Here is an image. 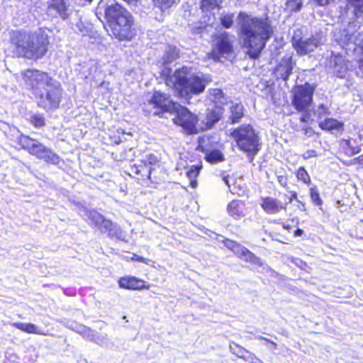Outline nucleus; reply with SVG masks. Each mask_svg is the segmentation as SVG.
Returning <instances> with one entry per match:
<instances>
[{"mask_svg": "<svg viewBox=\"0 0 363 363\" xmlns=\"http://www.w3.org/2000/svg\"><path fill=\"white\" fill-rule=\"evenodd\" d=\"M291 44L296 53L301 56L313 52L318 47L317 40L314 38L303 39L301 37L293 36Z\"/></svg>", "mask_w": 363, "mask_h": 363, "instance_id": "f3484780", "label": "nucleus"}, {"mask_svg": "<svg viewBox=\"0 0 363 363\" xmlns=\"http://www.w3.org/2000/svg\"><path fill=\"white\" fill-rule=\"evenodd\" d=\"M154 168L146 166L141 162L140 164L130 165L128 174L138 182H145L150 180L152 183L157 184L159 181L152 176Z\"/></svg>", "mask_w": 363, "mask_h": 363, "instance_id": "f8f14e48", "label": "nucleus"}, {"mask_svg": "<svg viewBox=\"0 0 363 363\" xmlns=\"http://www.w3.org/2000/svg\"><path fill=\"white\" fill-rule=\"evenodd\" d=\"M150 105L155 110V114L160 116L164 113H172L177 104L169 99V96L159 91H154L150 99Z\"/></svg>", "mask_w": 363, "mask_h": 363, "instance_id": "9b49d317", "label": "nucleus"}, {"mask_svg": "<svg viewBox=\"0 0 363 363\" xmlns=\"http://www.w3.org/2000/svg\"><path fill=\"white\" fill-rule=\"evenodd\" d=\"M165 84L171 87L181 99H190L193 96L203 93L207 81L196 74H190L186 67L177 69L173 73L171 68L165 67L160 72Z\"/></svg>", "mask_w": 363, "mask_h": 363, "instance_id": "20e7f679", "label": "nucleus"}, {"mask_svg": "<svg viewBox=\"0 0 363 363\" xmlns=\"http://www.w3.org/2000/svg\"><path fill=\"white\" fill-rule=\"evenodd\" d=\"M291 262L306 273H310L311 272V268L308 265V264L300 258L293 257L291 258Z\"/></svg>", "mask_w": 363, "mask_h": 363, "instance_id": "58836bf2", "label": "nucleus"}, {"mask_svg": "<svg viewBox=\"0 0 363 363\" xmlns=\"http://www.w3.org/2000/svg\"><path fill=\"white\" fill-rule=\"evenodd\" d=\"M257 339L259 340H264L265 342L267 343H269L270 342L271 340L267 338V337H264L263 336H259L257 337Z\"/></svg>", "mask_w": 363, "mask_h": 363, "instance_id": "bf43d9fd", "label": "nucleus"}, {"mask_svg": "<svg viewBox=\"0 0 363 363\" xmlns=\"http://www.w3.org/2000/svg\"><path fill=\"white\" fill-rule=\"evenodd\" d=\"M238 257L244 260L245 262H248L258 267H261L263 264L261 259L245 247H243Z\"/></svg>", "mask_w": 363, "mask_h": 363, "instance_id": "393cba45", "label": "nucleus"}, {"mask_svg": "<svg viewBox=\"0 0 363 363\" xmlns=\"http://www.w3.org/2000/svg\"><path fill=\"white\" fill-rule=\"evenodd\" d=\"M9 43L13 57L37 62L44 57L50 45L49 35L43 28L35 31L11 30Z\"/></svg>", "mask_w": 363, "mask_h": 363, "instance_id": "7ed1b4c3", "label": "nucleus"}, {"mask_svg": "<svg viewBox=\"0 0 363 363\" xmlns=\"http://www.w3.org/2000/svg\"><path fill=\"white\" fill-rule=\"evenodd\" d=\"M277 181L282 187L286 188L288 186L289 182L286 175H279L277 177Z\"/></svg>", "mask_w": 363, "mask_h": 363, "instance_id": "de8ad7c7", "label": "nucleus"}, {"mask_svg": "<svg viewBox=\"0 0 363 363\" xmlns=\"http://www.w3.org/2000/svg\"><path fill=\"white\" fill-rule=\"evenodd\" d=\"M334 61H335V65H337L339 64L340 65L344 61V60L342 59V57L340 55H335V57H334Z\"/></svg>", "mask_w": 363, "mask_h": 363, "instance_id": "864d4df0", "label": "nucleus"}, {"mask_svg": "<svg viewBox=\"0 0 363 363\" xmlns=\"http://www.w3.org/2000/svg\"><path fill=\"white\" fill-rule=\"evenodd\" d=\"M315 157H317V153L314 150H308L301 155V157L305 160Z\"/></svg>", "mask_w": 363, "mask_h": 363, "instance_id": "49530a36", "label": "nucleus"}, {"mask_svg": "<svg viewBox=\"0 0 363 363\" xmlns=\"http://www.w3.org/2000/svg\"><path fill=\"white\" fill-rule=\"evenodd\" d=\"M118 284L121 289L133 291L147 290L150 288V284L146 281L131 275L120 277Z\"/></svg>", "mask_w": 363, "mask_h": 363, "instance_id": "2eb2a0df", "label": "nucleus"}, {"mask_svg": "<svg viewBox=\"0 0 363 363\" xmlns=\"http://www.w3.org/2000/svg\"><path fill=\"white\" fill-rule=\"evenodd\" d=\"M176 2V0H152L153 6L161 11L169 9Z\"/></svg>", "mask_w": 363, "mask_h": 363, "instance_id": "c9c22d12", "label": "nucleus"}, {"mask_svg": "<svg viewBox=\"0 0 363 363\" xmlns=\"http://www.w3.org/2000/svg\"><path fill=\"white\" fill-rule=\"evenodd\" d=\"M330 1L332 3V2H334L335 0H330Z\"/></svg>", "mask_w": 363, "mask_h": 363, "instance_id": "0e129e2a", "label": "nucleus"}, {"mask_svg": "<svg viewBox=\"0 0 363 363\" xmlns=\"http://www.w3.org/2000/svg\"><path fill=\"white\" fill-rule=\"evenodd\" d=\"M46 11L52 18L60 17L62 20L67 19L69 16L67 0H48Z\"/></svg>", "mask_w": 363, "mask_h": 363, "instance_id": "dca6fc26", "label": "nucleus"}, {"mask_svg": "<svg viewBox=\"0 0 363 363\" xmlns=\"http://www.w3.org/2000/svg\"><path fill=\"white\" fill-rule=\"evenodd\" d=\"M123 1H125L128 4H131L138 2L139 0H123Z\"/></svg>", "mask_w": 363, "mask_h": 363, "instance_id": "680f3d73", "label": "nucleus"}, {"mask_svg": "<svg viewBox=\"0 0 363 363\" xmlns=\"http://www.w3.org/2000/svg\"><path fill=\"white\" fill-rule=\"evenodd\" d=\"M318 127L325 131H338L342 133L344 130L345 125L342 121H339L336 118H325L323 121H319Z\"/></svg>", "mask_w": 363, "mask_h": 363, "instance_id": "5701e85b", "label": "nucleus"}, {"mask_svg": "<svg viewBox=\"0 0 363 363\" xmlns=\"http://www.w3.org/2000/svg\"><path fill=\"white\" fill-rule=\"evenodd\" d=\"M226 211L229 216L240 220L247 215V208L245 201L233 199L227 205Z\"/></svg>", "mask_w": 363, "mask_h": 363, "instance_id": "aec40b11", "label": "nucleus"}, {"mask_svg": "<svg viewBox=\"0 0 363 363\" xmlns=\"http://www.w3.org/2000/svg\"><path fill=\"white\" fill-rule=\"evenodd\" d=\"M359 67H362L363 68V58L360 59L359 60Z\"/></svg>", "mask_w": 363, "mask_h": 363, "instance_id": "e2e57ef3", "label": "nucleus"}, {"mask_svg": "<svg viewBox=\"0 0 363 363\" xmlns=\"http://www.w3.org/2000/svg\"><path fill=\"white\" fill-rule=\"evenodd\" d=\"M309 196L312 203L318 207H321L323 201L320 196L319 190L317 186L313 185L309 188Z\"/></svg>", "mask_w": 363, "mask_h": 363, "instance_id": "72a5a7b5", "label": "nucleus"}, {"mask_svg": "<svg viewBox=\"0 0 363 363\" xmlns=\"http://www.w3.org/2000/svg\"><path fill=\"white\" fill-rule=\"evenodd\" d=\"M29 121L33 127L37 128H40L45 125L44 118L42 116L38 114H33L30 116Z\"/></svg>", "mask_w": 363, "mask_h": 363, "instance_id": "ea45409f", "label": "nucleus"}, {"mask_svg": "<svg viewBox=\"0 0 363 363\" xmlns=\"http://www.w3.org/2000/svg\"><path fill=\"white\" fill-rule=\"evenodd\" d=\"M101 233H106L108 237L112 240H121L123 230L121 228L111 220L106 219L101 229Z\"/></svg>", "mask_w": 363, "mask_h": 363, "instance_id": "4be33fe9", "label": "nucleus"}, {"mask_svg": "<svg viewBox=\"0 0 363 363\" xmlns=\"http://www.w3.org/2000/svg\"><path fill=\"white\" fill-rule=\"evenodd\" d=\"M104 17L107 30L112 38L119 41H130L136 36L137 28L133 14L119 3L107 6Z\"/></svg>", "mask_w": 363, "mask_h": 363, "instance_id": "39448f33", "label": "nucleus"}, {"mask_svg": "<svg viewBox=\"0 0 363 363\" xmlns=\"http://www.w3.org/2000/svg\"><path fill=\"white\" fill-rule=\"evenodd\" d=\"M257 339L259 340H264L265 342L267 343H269L270 342L271 340L267 338V337H264L263 336H259L257 337Z\"/></svg>", "mask_w": 363, "mask_h": 363, "instance_id": "13d9d810", "label": "nucleus"}, {"mask_svg": "<svg viewBox=\"0 0 363 363\" xmlns=\"http://www.w3.org/2000/svg\"><path fill=\"white\" fill-rule=\"evenodd\" d=\"M296 181L306 186H311L312 184L311 177L303 166L299 167L294 172Z\"/></svg>", "mask_w": 363, "mask_h": 363, "instance_id": "c756f323", "label": "nucleus"}, {"mask_svg": "<svg viewBox=\"0 0 363 363\" xmlns=\"http://www.w3.org/2000/svg\"><path fill=\"white\" fill-rule=\"evenodd\" d=\"M20 77L27 89L38 99V107L46 111L60 108L63 89L49 73L35 68H28L21 72Z\"/></svg>", "mask_w": 363, "mask_h": 363, "instance_id": "f257e3e1", "label": "nucleus"}, {"mask_svg": "<svg viewBox=\"0 0 363 363\" xmlns=\"http://www.w3.org/2000/svg\"><path fill=\"white\" fill-rule=\"evenodd\" d=\"M361 146L357 138L349 136L338 141L337 153L340 156L351 157L361 152Z\"/></svg>", "mask_w": 363, "mask_h": 363, "instance_id": "4468645a", "label": "nucleus"}, {"mask_svg": "<svg viewBox=\"0 0 363 363\" xmlns=\"http://www.w3.org/2000/svg\"><path fill=\"white\" fill-rule=\"evenodd\" d=\"M209 95L212 97L211 101L215 104H222L221 106L226 104L225 102H223V100H225V96L223 91L220 88H213L209 90Z\"/></svg>", "mask_w": 363, "mask_h": 363, "instance_id": "2f4dec72", "label": "nucleus"}, {"mask_svg": "<svg viewBox=\"0 0 363 363\" xmlns=\"http://www.w3.org/2000/svg\"><path fill=\"white\" fill-rule=\"evenodd\" d=\"M233 18L234 15L233 13L223 15L220 18V24L225 28H230L233 25Z\"/></svg>", "mask_w": 363, "mask_h": 363, "instance_id": "a19ab883", "label": "nucleus"}, {"mask_svg": "<svg viewBox=\"0 0 363 363\" xmlns=\"http://www.w3.org/2000/svg\"><path fill=\"white\" fill-rule=\"evenodd\" d=\"M317 85L305 82L303 84L295 85L291 93V105L298 113H301L300 121L311 123L313 121L311 108L313 104V95Z\"/></svg>", "mask_w": 363, "mask_h": 363, "instance_id": "423d86ee", "label": "nucleus"}, {"mask_svg": "<svg viewBox=\"0 0 363 363\" xmlns=\"http://www.w3.org/2000/svg\"><path fill=\"white\" fill-rule=\"evenodd\" d=\"M301 7H302V3H301V1H299V2H298V3L296 4V7H295L294 9H293V11H300V10H301Z\"/></svg>", "mask_w": 363, "mask_h": 363, "instance_id": "6e6d98bb", "label": "nucleus"}, {"mask_svg": "<svg viewBox=\"0 0 363 363\" xmlns=\"http://www.w3.org/2000/svg\"><path fill=\"white\" fill-rule=\"evenodd\" d=\"M294 62L292 56L287 55L281 58L274 69V74L277 79L287 82L294 69Z\"/></svg>", "mask_w": 363, "mask_h": 363, "instance_id": "a211bd4d", "label": "nucleus"}, {"mask_svg": "<svg viewBox=\"0 0 363 363\" xmlns=\"http://www.w3.org/2000/svg\"><path fill=\"white\" fill-rule=\"evenodd\" d=\"M130 261L133 262H139L145 264H148L149 260L143 257L139 256L135 253H133V257L130 259Z\"/></svg>", "mask_w": 363, "mask_h": 363, "instance_id": "8fccbe9b", "label": "nucleus"}, {"mask_svg": "<svg viewBox=\"0 0 363 363\" xmlns=\"http://www.w3.org/2000/svg\"><path fill=\"white\" fill-rule=\"evenodd\" d=\"M313 1L319 6H327L331 4L330 0H313Z\"/></svg>", "mask_w": 363, "mask_h": 363, "instance_id": "603ef678", "label": "nucleus"}, {"mask_svg": "<svg viewBox=\"0 0 363 363\" xmlns=\"http://www.w3.org/2000/svg\"><path fill=\"white\" fill-rule=\"evenodd\" d=\"M13 326L29 334H43L34 324L30 323H13Z\"/></svg>", "mask_w": 363, "mask_h": 363, "instance_id": "7c9ffc66", "label": "nucleus"}, {"mask_svg": "<svg viewBox=\"0 0 363 363\" xmlns=\"http://www.w3.org/2000/svg\"><path fill=\"white\" fill-rule=\"evenodd\" d=\"M223 180L224 181V182L225 183V184L229 187V189H230L232 188L233 186H231L230 184H229V181H228V176H225L223 178Z\"/></svg>", "mask_w": 363, "mask_h": 363, "instance_id": "4d7b16f0", "label": "nucleus"}, {"mask_svg": "<svg viewBox=\"0 0 363 363\" xmlns=\"http://www.w3.org/2000/svg\"><path fill=\"white\" fill-rule=\"evenodd\" d=\"M238 35L242 40L243 47L251 59L257 60L273 35L271 21L267 16H251L242 11L238 13Z\"/></svg>", "mask_w": 363, "mask_h": 363, "instance_id": "f03ea898", "label": "nucleus"}, {"mask_svg": "<svg viewBox=\"0 0 363 363\" xmlns=\"http://www.w3.org/2000/svg\"><path fill=\"white\" fill-rule=\"evenodd\" d=\"M223 244L228 249L231 250L237 257L238 256L240 251L244 247L239 242L230 239H225L223 240Z\"/></svg>", "mask_w": 363, "mask_h": 363, "instance_id": "f704fd0d", "label": "nucleus"}, {"mask_svg": "<svg viewBox=\"0 0 363 363\" xmlns=\"http://www.w3.org/2000/svg\"><path fill=\"white\" fill-rule=\"evenodd\" d=\"M206 28V26L200 23L199 26L192 28L191 33L194 35L201 34Z\"/></svg>", "mask_w": 363, "mask_h": 363, "instance_id": "09e8293b", "label": "nucleus"}, {"mask_svg": "<svg viewBox=\"0 0 363 363\" xmlns=\"http://www.w3.org/2000/svg\"><path fill=\"white\" fill-rule=\"evenodd\" d=\"M345 9L355 18H359L363 15V0H345Z\"/></svg>", "mask_w": 363, "mask_h": 363, "instance_id": "bb28decb", "label": "nucleus"}, {"mask_svg": "<svg viewBox=\"0 0 363 363\" xmlns=\"http://www.w3.org/2000/svg\"><path fill=\"white\" fill-rule=\"evenodd\" d=\"M343 164L347 166H356L357 169H363V154L346 162H343Z\"/></svg>", "mask_w": 363, "mask_h": 363, "instance_id": "79ce46f5", "label": "nucleus"}, {"mask_svg": "<svg viewBox=\"0 0 363 363\" xmlns=\"http://www.w3.org/2000/svg\"><path fill=\"white\" fill-rule=\"evenodd\" d=\"M86 216L91 225L101 229L106 218L96 210H89L86 212Z\"/></svg>", "mask_w": 363, "mask_h": 363, "instance_id": "cd10ccee", "label": "nucleus"}, {"mask_svg": "<svg viewBox=\"0 0 363 363\" xmlns=\"http://www.w3.org/2000/svg\"><path fill=\"white\" fill-rule=\"evenodd\" d=\"M221 0H201L200 9L203 12H208L219 8Z\"/></svg>", "mask_w": 363, "mask_h": 363, "instance_id": "473e14b6", "label": "nucleus"}, {"mask_svg": "<svg viewBox=\"0 0 363 363\" xmlns=\"http://www.w3.org/2000/svg\"><path fill=\"white\" fill-rule=\"evenodd\" d=\"M233 53L234 41L232 35L223 31L212 35L211 49L207 54L208 59L220 62L222 58H227Z\"/></svg>", "mask_w": 363, "mask_h": 363, "instance_id": "1a4fd4ad", "label": "nucleus"}, {"mask_svg": "<svg viewBox=\"0 0 363 363\" xmlns=\"http://www.w3.org/2000/svg\"><path fill=\"white\" fill-rule=\"evenodd\" d=\"M140 162L143 164H145L146 166L153 168V166L157 164L160 162V159L154 153H149Z\"/></svg>", "mask_w": 363, "mask_h": 363, "instance_id": "4c0bfd02", "label": "nucleus"}, {"mask_svg": "<svg viewBox=\"0 0 363 363\" xmlns=\"http://www.w3.org/2000/svg\"><path fill=\"white\" fill-rule=\"evenodd\" d=\"M16 143L18 149L27 151L31 155L43 160L48 164H58L60 162V157L52 150L27 135H19L16 140Z\"/></svg>", "mask_w": 363, "mask_h": 363, "instance_id": "0eeeda50", "label": "nucleus"}, {"mask_svg": "<svg viewBox=\"0 0 363 363\" xmlns=\"http://www.w3.org/2000/svg\"><path fill=\"white\" fill-rule=\"evenodd\" d=\"M174 114L172 122L177 126L182 128L188 135H196L199 133L198 128L199 116L191 112L186 106L178 104L173 109Z\"/></svg>", "mask_w": 363, "mask_h": 363, "instance_id": "9d476101", "label": "nucleus"}, {"mask_svg": "<svg viewBox=\"0 0 363 363\" xmlns=\"http://www.w3.org/2000/svg\"><path fill=\"white\" fill-rule=\"evenodd\" d=\"M246 186H241L240 185L236 186L235 184H233L232 188L230 189V191L233 194H237L238 196H242L244 195L245 192Z\"/></svg>", "mask_w": 363, "mask_h": 363, "instance_id": "c03bdc74", "label": "nucleus"}, {"mask_svg": "<svg viewBox=\"0 0 363 363\" xmlns=\"http://www.w3.org/2000/svg\"><path fill=\"white\" fill-rule=\"evenodd\" d=\"M245 108L241 103L233 104L230 108L229 120L230 123L235 124L239 123L244 116Z\"/></svg>", "mask_w": 363, "mask_h": 363, "instance_id": "a878e982", "label": "nucleus"}, {"mask_svg": "<svg viewBox=\"0 0 363 363\" xmlns=\"http://www.w3.org/2000/svg\"><path fill=\"white\" fill-rule=\"evenodd\" d=\"M268 344L270 345L274 349H276L277 347V344L272 340H270V342Z\"/></svg>", "mask_w": 363, "mask_h": 363, "instance_id": "052dcab7", "label": "nucleus"}, {"mask_svg": "<svg viewBox=\"0 0 363 363\" xmlns=\"http://www.w3.org/2000/svg\"><path fill=\"white\" fill-rule=\"evenodd\" d=\"M203 169V162L199 161L197 164H193L188 167L186 175L190 180V186L193 188L197 186V177Z\"/></svg>", "mask_w": 363, "mask_h": 363, "instance_id": "b1692460", "label": "nucleus"}, {"mask_svg": "<svg viewBox=\"0 0 363 363\" xmlns=\"http://www.w3.org/2000/svg\"><path fill=\"white\" fill-rule=\"evenodd\" d=\"M230 136L235 141L238 149L248 155L255 156L260 150L259 136L249 124L240 125L234 128Z\"/></svg>", "mask_w": 363, "mask_h": 363, "instance_id": "6e6552de", "label": "nucleus"}, {"mask_svg": "<svg viewBox=\"0 0 363 363\" xmlns=\"http://www.w3.org/2000/svg\"><path fill=\"white\" fill-rule=\"evenodd\" d=\"M303 235V230L301 228H296L294 231V237H301Z\"/></svg>", "mask_w": 363, "mask_h": 363, "instance_id": "5fc2aeb1", "label": "nucleus"}, {"mask_svg": "<svg viewBox=\"0 0 363 363\" xmlns=\"http://www.w3.org/2000/svg\"><path fill=\"white\" fill-rule=\"evenodd\" d=\"M330 111L328 106L323 104H318L317 106L316 116L318 119H321L325 116L329 115Z\"/></svg>", "mask_w": 363, "mask_h": 363, "instance_id": "37998d69", "label": "nucleus"}, {"mask_svg": "<svg viewBox=\"0 0 363 363\" xmlns=\"http://www.w3.org/2000/svg\"><path fill=\"white\" fill-rule=\"evenodd\" d=\"M225 108L221 105L215 104L211 108H208L200 130L205 131L213 128L223 118Z\"/></svg>", "mask_w": 363, "mask_h": 363, "instance_id": "ddd939ff", "label": "nucleus"}, {"mask_svg": "<svg viewBox=\"0 0 363 363\" xmlns=\"http://www.w3.org/2000/svg\"><path fill=\"white\" fill-rule=\"evenodd\" d=\"M290 194L288 195L286 193H279L280 198H282L283 202L286 203V209H287L288 206L291 203L294 201H299L298 199V194L295 191H291Z\"/></svg>", "mask_w": 363, "mask_h": 363, "instance_id": "e433bc0d", "label": "nucleus"}, {"mask_svg": "<svg viewBox=\"0 0 363 363\" xmlns=\"http://www.w3.org/2000/svg\"><path fill=\"white\" fill-rule=\"evenodd\" d=\"M198 149L204 154L205 160L210 164H217L225 160L223 153L219 149L209 150L201 143L198 146Z\"/></svg>", "mask_w": 363, "mask_h": 363, "instance_id": "412c9836", "label": "nucleus"}, {"mask_svg": "<svg viewBox=\"0 0 363 363\" xmlns=\"http://www.w3.org/2000/svg\"><path fill=\"white\" fill-rule=\"evenodd\" d=\"M301 131L302 132L303 135L306 138L312 137L315 134L314 130L310 125H306L303 127Z\"/></svg>", "mask_w": 363, "mask_h": 363, "instance_id": "a18cd8bd", "label": "nucleus"}, {"mask_svg": "<svg viewBox=\"0 0 363 363\" xmlns=\"http://www.w3.org/2000/svg\"><path fill=\"white\" fill-rule=\"evenodd\" d=\"M272 223H277V224H281L282 228L284 229H285L286 230H287L288 232H291L293 229L292 226L289 225V224H286L284 222H281L280 220H274L272 221Z\"/></svg>", "mask_w": 363, "mask_h": 363, "instance_id": "3c124183", "label": "nucleus"}, {"mask_svg": "<svg viewBox=\"0 0 363 363\" xmlns=\"http://www.w3.org/2000/svg\"><path fill=\"white\" fill-rule=\"evenodd\" d=\"M259 204L267 214H277L281 211H286V203L283 202L282 198L279 199L270 196L262 197Z\"/></svg>", "mask_w": 363, "mask_h": 363, "instance_id": "6ab92c4d", "label": "nucleus"}, {"mask_svg": "<svg viewBox=\"0 0 363 363\" xmlns=\"http://www.w3.org/2000/svg\"><path fill=\"white\" fill-rule=\"evenodd\" d=\"M233 353L237 355L239 358L243 359L244 360L250 363H254L256 359L254 354L249 352L244 347H241L238 344L234 343L232 347Z\"/></svg>", "mask_w": 363, "mask_h": 363, "instance_id": "c85d7f7f", "label": "nucleus"}]
</instances>
